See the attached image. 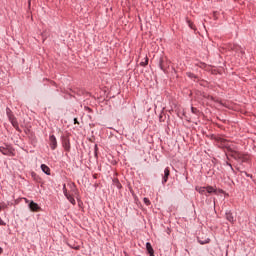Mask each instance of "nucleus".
I'll list each match as a JSON object with an SVG mask.
<instances>
[{"label":"nucleus","instance_id":"f257e3e1","mask_svg":"<svg viewBox=\"0 0 256 256\" xmlns=\"http://www.w3.org/2000/svg\"><path fill=\"white\" fill-rule=\"evenodd\" d=\"M231 157H233V159H236V161H241L242 163H247V161H249V155L243 154L238 151H232Z\"/></svg>","mask_w":256,"mask_h":256},{"label":"nucleus","instance_id":"f03ea898","mask_svg":"<svg viewBox=\"0 0 256 256\" xmlns=\"http://www.w3.org/2000/svg\"><path fill=\"white\" fill-rule=\"evenodd\" d=\"M63 193L65 195V197L68 199V201L72 204V205H75V198H73V196H71L68 192H67V187L63 186Z\"/></svg>","mask_w":256,"mask_h":256},{"label":"nucleus","instance_id":"7ed1b4c3","mask_svg":"<svg viewBox=\"0 0 256 256\" xmlns=\"http://www.w3.org/2000/svg\"><path fill=\"white\" fill-rule=\"evenodd\" d=\"M49 141L51 149L55 151V149H57V138H55V135H51Z\"/></svg>","mask_w":256,"mask_h":256},{"label":"nucleus","instance_id":"20e7f679","mask_svg":"<svg viewBox=\"0 0 256 256\" xmlns=\"http://www.w3.org/2000/svg\"><path fill=\"white\" fill-rule=\"evenodd\" d=\"M62 145L65 151H71V142L69 141V138H64L62 141Z\"/></svg>","mask_w":256,"mask_h":256},{"label":"nucleus","instance_id":"39448f33","mask_svg":"<svg viewBox=\"0 0 256 256\" xmlns=\"http://www.w3.org/2000/svg\"><path fill=\"white\" fill-rule=\"evenodd\" d=\"M29 209L32 211H39L41 209V207H39V204L35 203V202H30L29 204Z\"/></svg>","mask_w":256,"mask_h":256},{"label":"nucleus","instance_id":"423d86ee","mask_svg":"<svg viewBox=\"0 0 256 256\" xmlns=\"http://www.w3.org/2000/svg\"><path fill=\"white\" fill-rule=\"evenodd\" d=\"M169 175H170L169 168H165V170H164V176H163V180H162V183H163V184L167 183V181H168V179H169Z\"/></svg>","mask_w":256,"mask_h":256},{"label":"nucleus","instance_id":"0eeeda50","mask_svg":"<svg viewBox=\"0 0 256 256\" xmlns=\"http://www.w3.org/2000/svg\"><path fill=\"white\" fill-rule=\"evenodd\" d=\"M226 219L229 223H235V217H233V213H231V211L226 212Z\"/></svg>","mask_w":256,"mask_h":256},{"label":"nucleus","instance_id":"6e6552de","mask_svg":"<svg viewBox=\"0 0 256 256\" xmlns=\"http://www.w3.org/2000/svg\"><path fill=\"white\" fill-rule=\"evenodd\" d=\"M9 121L10 123H12L13 127H15V129H19V123L17 122V119L14 118V116H9Z\"/></svg>","mask_w":256,"mask_h":256},{"label":"nucleus","instance_id":"1a4fd4ad","mask_svg":"<svg viewBox=\"0 0 256 256\" xmlns=\"http://www.w3.org/2000/svg\"><path fill=\"white\" fill-rule=\"evenodd\" d=\"M41 169L46 175H51V169L49 168V166L42 164Z\"/></svg>","mask_w":256,"mask_h":256},{"label":"nucleus","instance_id":"9d476101","mask_svg":"<svg viewBox=\"0 0 256 256\" xmlns=\"http://www.w3.org/2000/svg\"><path fill=\"white\" fill-rule=\"evenodd\" d=\"M196 191L200 193V195H207V187H196Z\"/></svg>","mask_w":256,"mask_h":256},{"label":"nucleus","instance_id":"9b49d317","mask_svg":"<svg viewBox=\"0 0 256 256\" xmlns=\"http://www.w3.org/2000/svg\"><path fill=\"white\" fill-rule=\"evenodd\" d=\"M206 193H209L210 195L211 193H217V189H215L213 186H207Z\"/></svg>","mask_w":256,"mask_h":256},{"label":"nucleus","instance_id":"f8f14e48","mask_svg":"<svg viewBox=\"0 0 256 256\" xmlns=\"http://www.w3.org/2000/svg\"><path fill=\"white\" fill-rule=\"evenodd\" d=\"M146 249L149 253V255H152L154 253L153 246H151V243H146Z\"/></svg>","mask_w":256,"mask_h":256},{"label":"nucleus","instance_id":"ddd939ff","mask_svg":"<svg viewBox=\"0 0 256 256\" xmlns=\"http://www.w3.org/2000/svg\"><path fill=\"white\" fill-rule=\"evenodd\" d=\"M0 153H2L3 155H9V149L0 146Z\"/></svg>","mask_w":256,"mask_h":256},{"label":"nucleus","instance_id":"4468645a","mask_svg":"<svg viewBox=\"0 0 256 256\" xmlns=\"http://www.w3.org/2000/svg\"><path fill=\"white\" fill-rule=\"evenodd\" d=\"M140 65L142 66V67H146V65H149V58H145V61L144 62H141L140 63Z\"/></svg>","mask_w":256,"mask_h":256},{"label":"nucleus","instance_id":"2eb2a0df","mask_svg":"<svg viewBox=\"0 0 256 256\" xmlns=\"http://www.w3.org/2000/svg\"><path fill=\"white\" fill-rule=\"evenodd\" d=\"M198 241H199L200 245H206V243H209L210 239L208 238V239H206V240H200V239L198 238Z\"/></svg>","mask_w":256,"mask_h":256},{"label":"nucleus","instance_id":"dca6fc26","mask_svg":"<svg viewBox=\"0 0 256 256\" xmlns=\"http://www.w3.org/2000/svg\"><path fill=\"white\" fill-rule=\"evenodd\" d=\"M144 203L145 205H151V201L149 200V198H144Z\"/></svg>","mask_w":256,"mask_h":256},{"label":"nucleus","instance_id":"f3484780","mask_svg":"<svg viewBox=\"0 0 256 256\" xmlns=\"http://www.w3.org/2000/svg\"><path fill=\"white\" fill-rule=\"evenodd\" d=\"M191 111H192V113H197V108L192 107V108H191Z\"/></svg>","mask_w":256,"mask_h":256},{"label":"nucleus","instance_id":"a211bd4d","mask_svg":"<svg viewBox=\"0 0 256 256\" xmlns=\"http://www.w3.org/2000/svg\"><path fill=\"white\" fill-rule=\"evenodd\" d=\"M0 225H7V224L5 223V221H3V219H1V217H0Z\"/></svg>","mask_w":256,"mask_h":256},{"label":"nucleus","instance_id":"6ab92c4d","mask_svg":"<svg viewBox=\"0 0 256 256\" xmlns=\"http://www.w3.org/2000/svg\"><path fill=\"white\" fill-rule=\"evenodd\" d=\"M189 23V27L191 28V29H193V24L191 23V22H188Z\"/></svg>","mask_w":256,"mask_h":256},{"label":"nucleus","instance_id":"aec40b11","mask_svg":"<svg viewBox=\"0 0 256 256\" xmlns=\"http://www.w3.org/2000/svg\"><path fill=\"white\" fill-rule=\"evenodd\" d=\"M74 123H75V124L79 123V122L77 121V118H74Z\"/></svg>","mask_w":256,"mask_h":256},{"label":"nucleus","instance_id":"412c9836","mask_svg":"<svg viewBox=\"0 0 256 256\" xmlns=\"http://www.w3.org/2000/svg\"><path fill=\"white\" fill-rule=\"evenodd\" d=\"M1 253H3V248L0 247V255H1Z\"/></svg>","mask_w":256,"mask_h":256}]
</instances>
